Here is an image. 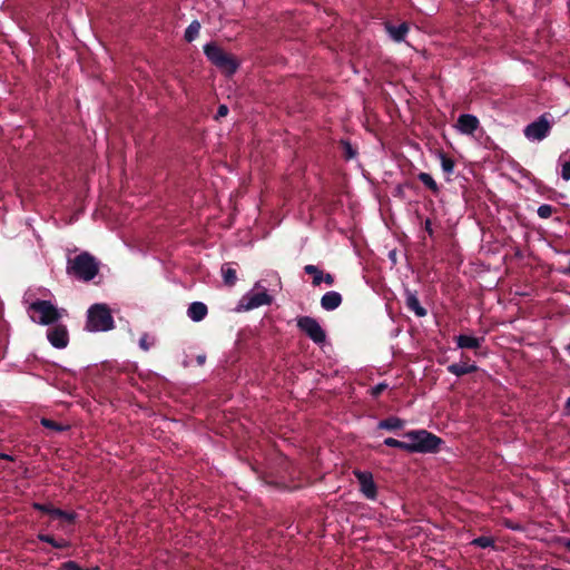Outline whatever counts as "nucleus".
Segmentation results:
<instances>
[{
  "instance_id": "35",
  "label": "nucleus",
  "mask_w": 570,
  "mask_h": 570,
  "mask_svg": "<svg viewBox=\"0 0 570 570\" xmlns=\"http://www.w3.org/2000/svg\"><path fill=\"white\" fill-rule=\"evenodd\" d=\"M60 519L66 520L68 523H75L77 513L62 510V515H60Z\"/></svg>"
},
{
  "instance_id": "37",
  "label": "nucleus",
  "mask_w": 570,
  "mask_h": 570,
  "mask_svg": "<svg viewBox=\"0 0 570 570\" xmlns=\"http://www.w3.org/2000/svg\"><path fill=\"white\" fill-rule=\"evenodd\" d=\"M70 546H71L70 541H68L66 539L57 540L55 543L56 549H65V548H69Z\"/></svg>"
},
{
  "instance_id": "34",
  "label": "nucleus",
  "mask_w": 570,
  "mask_h": 570,
  "mask_svg": "<svg viewBox=\"0 0 570 570\" xmlns=\"http://www.w3.org/2000/svg\"><path fill=\"white\" fill-rule=\"evenodd\" d=\"M228 107L226 105H219L218 106V109H217V112L215 115V120H219L220 118H224L228 115Z\"/></svg>"
},
{
  "instance_id": "45",
  "label": "nucleus",
  "mask_w": 570,
  "mask_h": 570,
  "mask_svg": "<svg viewBox=\"0 0 570 570\" xmlns=\"http://www.w3.org/2000/svg\"><path fill=\"white\" fill-rule=\"evenodd\" d=\"M562 273L566 275H570V261L568 267Z\"/></svg>"
},
{
  "instance_id": "40",
  "label": "nucleus",
  "mask_w": 570,
  "mask_h": 570,
  "mask_svg": "<svg viewBox=\"0 0 570 570\" xmlns=\"http://www.w3.org/2000/svg\"><path fill=\"white\" fill-rule=\"evenodd\" d=\"M49 515L51 518H53V519H60V515H62V510L59 509V508L52 507L51 512L49 513Z\"/></svg>"
},
{
  "instance_id": "39",
  "label": "nucleus",
  "mask_w": 570,
  "mask_h": 570,
  "mask_svg": "<svg viewBox=\"0 0 570 570\" xmlns=\"http://www.w3.org/2000/svg\"><path fill=\"white\" fill-rule=\"evenodd\" d=\"M323 282L325 284H327L328 286H332L334 284V282H335V278L330 273H326V274L323 273Z\"/></svg>"
},
{
  "instance_id": "11",
  "label": "nucleus",
  "mask_w": 570,
  "mask_h": 570,
  "mask_svg": "<svg viewBox=\"0 0 570 570\" xmlns=\"http://www.w3.org/2000/svg\"><path fill=\"white\" fill-rule=\"evenodd\" d=\"M469 360H470V357L466 354L462 353L461 361L463 363L462 364H459V363L450 364L446 367L448 372L458 377L476 372L479 370V366L475 363L470 364Z\"/></svg>"
},
{
  "instance_id": "26",
  "label": "nucleus",
  "mask_w": 570,
  "mask_h": 570,
  "mask_svg": "<svg viewBox=\"0 0 570 570\" xmlns=\"http://www.w3.org/2000/svg\"><path fill=\"white\" fill-rule=\"evenodd\" d=\"M472 546L487 549L490 547H494V539L492 537L481 535L471 541Z\"/></svg>"
},
{
  "instance_id": "18",
  "label": "nucleus",
  "mask_w": 570,
  "mask_h": 570,
  "mask_svg": "<svg viewBox=\"0 0 570 570\" xmlns=\"http://www.w3.org/2000/svg\"><path fill=\"white\" fill-rule=\"evenodd\" d=\"M405 425V421L397 416H389L384 420H381L377 424V428L381 430L387 431H397L402 430Z\"/></svg>"
},
{
  "instance_id": "14",
  "label": "nucleus",
  "mask_w": 570,
  "mask_h": 570,
  "mask_svg": "<svg viewBox=\"0 0 570 570\" xmlns=\"http://www.w3.org/2000/svg\"><path fill=\"white\" fill-rule=\"evenodd\" d=\"M342 295L338 292H326L321 298V306L325 311H334L342 304Z\"/></svg>"
},
{
  "instance_id": "33",
  "label": "nucleus",
  "mask_w": 570,
  "mask_h": 570,
  "mask_svg": "<svg viewBox=\"0 0 570 570\" xmlns=\"http://www.w3.org/2000/svg\"><path fill=\"white\" fill-rule=\"evenodd\" d=\"M153 345V343L149 342V336L148 334H144L140 338H139V346L141 350L144 351H149L150 346Z\"/></svg>"
},
{
  "instance_id": "9",
  "label": "nucleus",
  "mask_w": 570,
  "mask_h": 570,
  "mask_svg": "<svg viewBox=\"0 0 570 570\" xmlns=\"http://www.w3.org/2000/svg\"><path fill=\"white\" fill-rule=\"evenodd\" d=\"M273 297L266 291L261 293H248L239 301V307L244 311H250L262 305H269Z\"/></svg>"
},
{
  "instance_id": "31",
  "label": "nucleus",
  "mask_w": 570,
  "mask_h": 570,
  "mask_svg": "<svg viewBox=\"0 0 570 570\" xmlns=\"http://www.w3.org/2000/svg\"><path fill=\"white\" fill-rule=\"evenodd\" d=\"M52 507H53L52 504H47V503H40V502L32 503V508L35 510L46 513V514H49L51 512Z\"/></svg>"
},
{
  "instance_id": "22",
  "label": "nucleus",
  "mask_w": 570,
  "mask_h": 570,
  "mask_svg": "<svg viewBox=\"0 0 570 570\" xmlns=\"http://www.w3.org/2000/svg\"><path fill=\"white\" fill-rule=\"evenodd\" d=\"M304 272L307 275H312L313 276L312 284L314 286H320L321 283L323 282V271H321L317 266L312 265V264L305 265L304 266Z\"/></svg>"
},
{
  "instance_id": "32",
  "label": "nucleus",
  "mask_w": 570,
  "mask_h": 570,
  "mask_svg": "<svg viewBox=\"0 0 570 570\" xmlns=\"http://www.w3.org/2000/svg\"><path fill=\"white\" fill-rule=\"evenodd\" d=\"M37 538L42 541V542H46V543H49L50 546H52L55 548V543L57 541V539L51 535V534H45V533H39L37 535Z\"/></svg>"
},
{
  "instance_id": "19",
  "label": "nucleus",
  "mask_w": 570,
  "mask_h": 570,
  "mask_svg": "<svg viewBox=\"0 0 570 570\" xmlns=\"http://www.w3.org/2000/svg\"><path fill=\"white\" fill-rule=\"evenodd\" d=\"M222 276L226 286L232 287L236 284L237 274L232 263H227L222 266Z\"/></svg>"
},
{
  "instance_id": "17",
  "label": "nucleus",
  "mask_w": 570,
  "mask_h": 570,
  "mask_svg": "<svg viewBox=\"0 0 570 570\" xmlns=\"http://www.w3.org/2000/svg\"><path fill=\"white\" fill-rule=\"evenodd\" d=\"M484 338L474 337L461 334L455 337V342L459 348L478 350L481 346V342Z\"/></svg>"
},
{
  "instance_id": "15",
  "label": "nucleus",
  "mask_w": 570,
  "mask_h": 570,
  "mask_svg": "<svg viewBox=\"0 0 570 570\" xmlns=\"http://www.w3.org/2000/svg\"><path fill=\"white\" fill-rule=\"evenodd\" d=\"M385 29L390 37L396 42L403 41L410 30L409 24L406 22H402L399 26H394L390 22H386Z\"/></svg>"
},
{
  "instance_id": "12",
  "label": "nucleus",
  "mask_w": 570,
  "mask_h": 570,
  "mask_svg": "<svg viewBox=\"0 0 570 570\" xmlns=\"http://www.w3.org/2000/svg\"><path fill=\"white\" fill-rule=\"evenodd\" d=\"M479 125V119L471 114L460 115L456 122L458 129L465 135H472L478 129Z\"/></svg>"
},
{
  "instance_id": "27",
  "label": "nucleus",
  "mask_w": 570,
  "mask_h": 570,
  "mask_svg": "<svg viewBox=\"0 0 570 570\" xmlns=\"http://www.w3.org/2000/svg\"><path fill=\"white\" fill-rule=\"evenodd\" d=\"M384 444L391 448H397L409 452L407 441H400L394 438H386Z\"/></svg>"
},
{
  "instance_id": "8",
  "label": "nucleus",
  "mask_w": 570,
  "mask_h": 570,
  "mask_svg": "<svg viewBox=\"0 0 570 570\" xmlns=\"http://www.w3.org/2000/svg\"><path fill=\"white\" fill-rule=\"evenodd\" d=\"M550 129V122L543 115L524 128V136L529 139L542 140L548 136Z\"/></svg>"
},
{
  "instance_id": "36",
  "label": "nucleus",
  "mask_w": 570,
  "mask_h": 570,
  "mask_svg": "<svg viewBox=\"0 0 570 570\" xmlns=\"http://www.w3.org/2000/svg\"><path fill=\"white\" fill-rule=\"evenodd\" d=\"M561 177L564 180H570V161H566L562 165Z\"/></svg>"
},
{
  "instance_id": "41",
  "label": "nucleus",
  "mask_w": 570,
  "mask_h": 570,
  "mask_svg": "<svg viewBox=\"0 0 570 570\" xmlns=\"http://www.w3.org/2000/svg\"><path fill=\"white\" fill-rule=\"evenodd\" d=\"M563 414L570 416V396L567 399L563 405Z\"/></svg>"
},
{
  "instance_id": "6",
  "label": "nucleus",
  "mask_w": 570,
  "mask_h": 570,
  "mask_svg": "<svg viewBox=\"0 0 570 570\" xmlns=\"http://www.w3.org/2000/svg\"><path fill=\"white\" fill-rule=\"evenodd\" d=\"M30 309L40 314L38 322L41 325L55 324L61 317L60 312L50 301L38 299L31 303Z\"/></svg>"
},
{
  "instance_id": "21",
  "label": "nucleus",
  "mask_w": 570,
  "mask_h": 570,
  "mask_svg": "<svg viewBox=\"0 0 570 570\" xmlns=\"http://www.w3.org/2000/svg\"><path fill=\"white\" fill-rule=\"evenodd\" d=\"M40 424L43 428L49 429V430H51L53 432H58V433L68 431L70 429L69 425L61 424V423H59L57 421H53L51 419H48V417H41Z\"/></svg>"
},
{
  "instance_id": "16",
  "label": "nucleus",
  "mask_w": 570,
  "mask_h": 570,
  "mask_svg": "<svg viewBox=\"0 0 570 570\" xmlns=\"http://www.w3.org/2000/svg\"><path fill=\"white\" fill-rule=\"evenodd\" d=\"M208 313L207 306L202 302H194L189 305L187 314L194 322L203 321Z\"/></svg>"
},
{
  "instance_id": "13",
  "label": "nucleus",
  "mask_w": 570,
  "mask_h": 570,
  "mask_svg": "<svg viewBox=\"0 0 570 570\" xmlns=\"http://www.w3.org/2000/svg\"><path fill=\"white\" fill-rule=\"evenodd\" d=\"M405 306L409 311L413 312L417 317H424L428 311L421 306L416 292H412L409 288L404 292Z\"/></svg>"
},
{
  "instance_id": "20",
  "label": "nucleus",
  "mask_w": 570,
  "mask_h": 570,
  "mask_svg": "<svg viewBox=\"0 0 570 570\" xmlns=\"http://www.w3.org/2000/svg\"><path fill=\"white\" fill-rule=\"evenodd\" d=\"M417 179L426 187L429 188L434 195H438L440 191V187L436 184V181L433 179V177L428 173H420L417 175Z\"/></svg>"
},
{
  "instance_id": "29",
  "label": "nucleus",
  "mask_w": 570,
  "mask_h": 570,
  "mask_svg": "<svg viewBox=\"0 0 570 570\" xmlns=\"http://www.w3.org/2000/svg\"><path fill=\"white\" fill-rule=\"evenodd\" d=\"M554 212H556V208L548 204H543V205L539 206V208L537 210L538 216L543 219L551 217V215Z\"/></svg>"
},
{
  "instance_id": "23",
  "label": "nucleus",
  "mask_w": 570,
  "mask_h": 570,
  "mask_svg": "<svg viewBox=\"0 0 570 570\" xmlns=\"http://www.w3.org/2000/svg\"><path fill=\"white\" fill-rule=\"evenodd\" d=\"M200 28L202 27H200L199 21H197V20L191 21V23L185 30L184 39L187 42L194 41L199 35Z\"/></svg>"
},
{
  "instance_id": "2",
  "label": "nucleus",
  "mask_w": 570,
  "mask_h": 570,
  "mask_svg": "<svg viewBox=\"0 0 570 570\" xmlns=\"http://www.w3.org/2000/svg\"><path fill=\"white\" fill-rule=\"evenodd\" d=\"M409 453H438L443 440L438 435L421 429L405 432Z\"/></svg>"
},
{
  "instance_id": "25",
  "label": "nucleus",
  "mask_w": 570,
  "mask_h": 570,
  "mask_svg": "<svg viewBox=\"0 0 570 570\" xmlns=\"http://www.w3.org/2000/svg\"><path fill=\"white\" fill-rule=\"evenodd\" d=\"M440 158H441L442 170L445 174L451 175L453 173V170H454V167H455L454 160L451 157H449L446 154H444V153L440 154Z\"/></svg>"
},
{
  "instance_id": "42",
  "label": "nucleus",
  "mask_w": 570,
  "mask_h": 570,
  "mask_svg": "<svg viewBox=\"0 0 570 570\" xmlns=\"http://www.w3.org/2000/svg\"><path fill=\"white\" fill-rule=\"evenodd\" d=\"M197 364L203 365L206 362V355L202 354L196 357Z\"/></svg>"
},
{
  "instance_id": "43",
  "label": "nucleus",
  "mask_w": 570,
  "mask_h": 570,
  "mask_svg": "<svg viewBox=\"0 0 570 570\" xmlns=\"http://www.w3.org/2000/svg\"><path fill=\"white\" fill-rule=\"evenodd\" d=\"M0 459L1 460H6V461H10L12 462L13 461V458L9 454H6V453H0Z\"/></svg>"
},
{
  "instance_id": "44",
  "label": "nucleus",
  "mask_w": 570,
  "mask_h": 570,
  "mask_svg": "<svg viewBox=\"0 0 570 570\" xmlns=\"http://www.w3.org/2000/svg\"><path fill=\"white\" fill-rule=\"evenodd\" d=\"M564 548L570 551V539H567L563 543Z\"/></svg>"
},
{
  "instance_id": "4",
  "label": "nucleus",
  "mask_w": 570,
  "mask_h": 570,
  "mask_svg": "<svg viewBox=\"0 0 570 570\" xmlns=\"http://www.w3.org/2000/svg\"><path fill=\"white\" fill-rule=\"evenodd\" d=\"M115 327L110 308L106 304L96 303L87 312L86 330L89 332H107Z\"/></svg>"
},
{
  "instance_id": "30",
  "label": "nucleus",
  "mask_w": 570,
  "mask_h": 570,
  "mask_svg": "<svg viewBox=\"0 0 570 570\" xmlns=\"http://www.w3.org/2000/svg\"><path fill=\"white\" fill-rule=\"evenodd\" d=\"M387 387H389V385H387L386 383L382 382V383H379V384H376L375 386H373V387L371 389V392H370V393H371V395H372L373 397H375V399H376V397H379V396H380V395H381V394H382V393H383Z\"/></svg>"
},
{
  "instance_id": "38",
  "label": "nucleus",
  "mask_w": 570,
  "mask_h": 570,
  "mask_svg": "<svg viewBox=\"0 0 570 570\" xmlns=\"http://www.w3.org/2000/svg\"><path fill=\"white\" fill-rule=\"evenodd\" d=\"M424 230L429 234L430 237H433L434 230L432 228V222L429 218L424 222Z\"/></svg>"
},
{
  "instance_id": "24",
  "label": "nucleus",
  "mask_w": 570,
  "mask_h": 570,
  "mask_svg": "<svg viewBox=\"0 0 570 570\" xmlns=\"http://www.w3.org/2000/svg\"><path fill=\"white\" fill-rule=\"evenodd\" d=\"M342 155L346 160H351L356 156V149L352 146V144L347 140H341L340 142Z\"/></svg>"
},
{
  "instance_id": "1",
  "label": "nucleus",
  "mask_w": 570,
  "mask_h": 570,
  "mask_svg": "<svg viewBox=\"0 0 570 570\" xmlns=\"http://www.w3.org/2000/svg\"><path fill=\"white\" fill-rule=\"evenodd\" d=\"M66 272L83 282L92 281L99 273V262L88 252L68 258Z\"/></svg>"
},
{
  "instance_id": "3",
  "label": "nucleus",
  "mask_w": 570,
  "mask_h": 570,
  "mask_svg": "<svg viewBox=\"0 0 570 570\" xmlns=\"http://www.w3.org/2000/svg\"><path fill=\"white\" fill-rule=\"evenodd\" d=\"M204 53L216 68L227 76H233L239 67V62L236 58L226 52L216 42L206 43L204 46Z\"/></svg>"
},
{
  "instance_id": "10",
  "label": "nucleus",
  "mask_w": 570,
  "mask_h": 570,
  "mask_svg": "<svg viewBox=\"0 0 570 570\" xmlns=\"http://www.w3.org/2000/svg\"><path fill=\"white\" fill-rule=\"evenodd\" d=\"M47 338L56 348H65L69 343V334L67 327L62 324L50 327L47 332Z\"/></svg>"
},
{
  "instance_id": "7",
  "label": "nucleus",
  "mask_w": 570,
  "mask_h": 570,
  "mask_svg": "<svg viewBox=\"0 0 570 570\" xmlns=\"http://www.w3.org/2000/svg\"><path fill=\"white\" fill-rule=\"evenodd\" d=\"M355 478L360 484V491L368 500H375L377 497V487L373 480V474L370 471L355 470Z\"/></svg>"
},
{
  "instance_id": "5",
  "label": "nucleus",
  "mask_w": 570,
  "mask_h": 570,
  "mask_svg": "<svg viewBox=\"0 0 570 570\" xmlns=\"http://www.w3.org/2000/svg\"><path fill=\"white\" fill-rule=\"evenodd\" d=\"M298 330L304 333L315 344H323L326 340V333L316 318L312 316H298L296 318Z\"/></svg>"
},
{
  "instance_id": "28",
  "label": "nucleus",
  "mask_w": 570,
  "mask_h": 570,
  "mask_svg": "<svg viewBox=\"0 0 570 570\" xmlns=\"http://www.w3.org/2000/svg\"><path fill=\"white\" fill-rule=\"evenodd\" d=\"M59 570H100V568L95 566L92 568L82 569L76 561H66L60 566Z\"/></svg>"
}]
</instances>
